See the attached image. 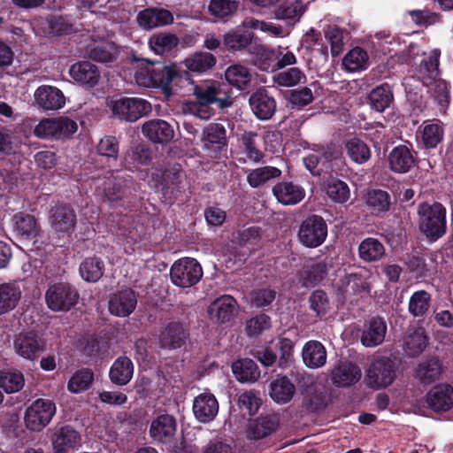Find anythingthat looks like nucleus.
<instances>
[{"instance_id":"obj_60","label":"nucleus","mask_w":453,"mask_h":453,"mask_svg":"<svg viewBox=\"0 0 453 453\" xmlns=\"http://www.w3.org/2000/svg\"><path fill=\"white\" fill-rule=\"evenodd\" d=\"M367 61V52L360 47H356L345 55L342 64L349 71L356 72L365 68Z\"/></svg>"},{"instance_id":"obj_22","label":"nucleus","mask_w":453,"mask_h":453,"mask_svg":"<svg viewBox=\"0 0 453 453\" xmlns=\"http://www.w3.org/2000/svg\"><path fill=\"white\" fill-rule=\"evenodd\" d=\"M81 434L72 426H58L54 428L51 442L54 453H68L81 442Z\"/></svg>"},{"instance_id":"obj_26","label":"nucleus","mask_w":453,"mask_h":453,"mask_svg":"<svg viewBox=\"0 0 453 453\" xmlns=\"http://www.w3.org/2000/svg\"><path fill=\"white\" fill-rule=\"evenodd\" d=\"M428 407L434 412H444L453 407V388L449 384H438L426 394Z\"/></svg>"},{"instance_id":"obj_30","label":"nucleus","mask_w":453,"mask_h":453,"mask_svg":"<svg viewBox=\"0 0 453 453\" xmlns=\"http://www.w3.org/2000/svg\"><path fill=\"white\" fill-rule=\"evenodd\" d=\"M69 73L77 83L88 88H94L100 79L97 66L89 61H80L73 64Z\"/></svg>"},{"instance_id":"obj_37","label":"nucleus","mask_w":453,"mask_h":453,"mask_svg":"<svg viewBox=\"0 0 453 453\" xmlns=\"http://www.w3.org/2000/svg\"><path fill=\"white\" fill-rule=\"evenodd\" d=\"M429 337L422 326L410 330L403 339V349L411 357L419 356L427 347Z\"/></svg>"},{"instance_id":"obj_62","label":"nucleus","mask_w":453,"mask_h":453,"mask_svg":"<svg viewBox=\"0 0 453 453\" xmlns=\"http://www.w3.org/2000/svg\"><path fill=\"white\" fill-rule=\"evenodd\" d=\"M119 144L115 136L106 135L103 137L97 146L96 152L99 156L104 157L110 161H116L119 156Z\"/></svg>"},{"instance_id":"obj_45","label":"nucleus","mask_w":453,"mask_h":453,"mask_svg":"<svg viewBox=\"0 0 453 453\" xmlns=\"http://www.w3.org/2000/svg\"><path fill=\"white\" fill-rule=\"evenodd\" d=\"M369 104L372 109L383 112L393 103L394 96L388 83H382L369 93Z\"/></svg>"},{"instance_id":"obj_64","label":"nucleus","mask_w":453,"mask_h":453,"mask_svg":"<svg viewBox=\"0 0 453 453\" xmlns=\"http://www.w3.org/2000/svg\"><path fill=\"white\" fill-rule=\"evenodd\" d=\"M286 97L292 107L297 109L309 105L314 100L313 93L308 87L289 90Z\"/></svg>"},{"instance_id":"obj_23","label":"nucleus","mask_w":453,"mask_h":453,"mask_svg":"<svg viewBox=\"0 0 453 453\" xmlns=\"http://www.w3.org/2000/svg\"><path fill=\"white\" fill-rule=\"evenodd\" d=\"M38 108L45 111H57L64 107L65 97L57 87L50 85L39 86L34 95Z\"/></svg>"},{"instance_id":"obj_51","label":"nucleus","mask_w":453,"mask_h":453,"mask_svg":"<svg viewBox=\"0 0 453 453\" xmlns=\"http://www.w3.org/2000/svg\"><path fill=\"white\" fill-rule=\"evenodd\" d=\"M431 300L432 296L427 291H415L409 299V312L415 318L425 317L429 311Z\"/></svg>"},{"instance_id":"obj_35","label":"nucleus","mask_w":453,"mask_h":453,"mask_svg":"<svg viewBox=\"0 0 453 453\" xmlns=\"http://www.w3.org/2000/svg\"><path fill=\"white\" fill-rule=\"evenodd\" d=\"M180 43L179 37L170 32L153 34L149 39L150 49L157 55L171 56Z\"/></svg>"},{"instance_id":"obj_33","label":"nucleus","mask_w":453,"mask_h":453,"mask_svg":"<svg viewBox=\"0 0 453 453\" xmlns=\"http://www.w3.org/2000/svg\"><path fill=\"white\" fill-rule=\"evenodd\" d=\"M269 395L278 404L289 403L295 393L296 387L287 375H277L269 384Z\"/></svg>"},{"instance_id":"obj_50","label":"nucleus","mask_w":453,"mask_h":453,"mask_svg":"<svg viewBox=\"0 0 453 453\" xmlns=\"http://www.w3.org/2000/svg\"><path fill=\"white\" fill-rule=\"evenodd\" d=\"M326 196L334 203H344L350 196V190L348 184L333 176H330L325 185Z\"/></svg>"},{"instance_id":"obj_13","label":"nucleus","mask_w":453,"mask_h":453,"mask_svg":"<svg viewBox=\"0 0 453 453\" xmlns=\"http://www.w3.org/2000/svg\"><path fill=\"white\" fill-rule=\"evenodd\" d=\"M49 220L59 236H70L75 230L77 217L70 203H58L50 211Z\"/></svg>"},{"instance_id":"obj_14","label":"nucleus","mask_w":453,"mask_h":453,"mask_svg":"<svg viewBox=\"0 0 453 453\" xmlns=\"http://www.w3.org/2000/svg\"><path fill=\"white\" fill-rule=\"evenodd\" d=\"M367 376L371 388L379 389L391 385L396 377V365L390 357H381L370 365Z\"/></svg>"},{"instance_id":"obj_11","label":"nucleus","mask_w":453,"mask_h":453,"mask_svg":"<svg viewBox=\"0 0 453 453\" xmlns=\"http://www.w3.org/2000/svg\"><path fill=\"white\" fill-rule=\"evenodd\" d=\"M188 338V326L180 321L172 320L160 328L157 344L162 349L174 350L184 347Z\"/></svg>"},{"instance_id":"obj_46","label":"nucleus","mask_w":453,"mask_h":453,"mask_svg":"<svg viewBox=\"0 0 453 453\" xmlns=\"http://www.w3.org/2000/svg\"><path fill=\"white\" fill-rule=\"evenodd\" d=\"M344 150L351 161L358 165L366 163L371 157V150L362 139L354 136L345 141Z\"/></svg>"},{"instance_id":"obj_56","label":"nucleus","mask_w":453,"mask_h":453,"mask_svg":"<svg viewBox=\"0 0 453 453\" xmlns=\"http://www.w3.org/2000/svg\"><path fill=\"white\" fill-rule=\"evenodd\" d=\"M15 230L26 238L33 239L37 235L38 226L34 216L25 213H18L14 216Z\"/></svg>"},{"instance_id":"obj_61","label":"nucleus","mask_w":453,"mask_h":453,"mask_svg":"<svg viewBox=\"0 0 453 453\" xmlns=\"http://www.w3.org/2000/svg\"><path fill=\"white\" fill-rule=\"evenodd\" d=\"M274 81L283 87H293L306 79L305 74L298 67H290L281 72H279L274 77Z\"/></svg>"},{"instance_id":"obj_42","label":"nucleus","mask_w":453,"mask_h":453,"mask_svg":"<svg viewBox=\"0 0 453 453\" xmlns=\"http://www.w3.org/2000/svg\"><path fill=\"white\" fill-rule=\"evenodd\" d=\"M420 139L426 149H434L443 140L444 128L441 121H424L419 127Z\"/></svg>"},{"instance_id":"obj_25","label":"nucleus","mask_w":453,"mask_h":453,"mask_svg":"<svg viewBox=\"0 0 453 453\" xmlns=\"http://www.w3.org/2000/svg\"><path fill=\"white\" fill-rule=\"evenodd\" d=\"M143 135L151 142L166 144L174 137L173 127L165 120L155 119L146 121L142 127Z\"/></svg>"},{"instance_id":"obj_19","label":"nucleus","mask_w":453,"mask_h":453,"mask_svg":"<svg viewBox=\"0 0 453 453\" xmlns=\"http://www.w3.org/2000/svg\"><path fill=\"white\" fill-rule=\"evenodd\" d=\"M388 167L395 173H407L417 164V152L404 144L393 148L388 157Z\"/></svg>"},{"instance_id":"obj_2","label":"nucleus","mask_w":453,"mask_h":453,"mask_svg":"<svg viewBox=\"0 0 453 453\" xmlns=\"http://www.w3.org/2000/svg\"><path fill=\"white\" fill-rule=\"evenodd\" d=\"M135 182L132 175L112 171L103 184L104 199L112 208L130 209L135 202Z\"/></svg>"},{"instance_id":"obj_10","label":"nucleus","mask_w":453,"mask_h":453,"mask_svg":"<svg viewBox=\"0 0 453 453\" xmlns=\"http://www.w3.org/2000/svg\"><path fill=\"white\" fill-rule=\"evenodd\" d=\"M77 129L76 122L67 117L43 119L35 127L34 134L40 139L58 140L69 137Z\"/></svg>"},{"instance_id":"obj_20","label":"nucleus","mask_w":453,"mask_h":453,"mask_svg":"<svg viewBox=\"0 0 453 453\" xmlns=\"http://www.w3.org/2000/svg\"><path fill=\"white\" fill-rule=\"evenodd\" d=\"M137 305V294L131 288L122 289L110 296L108 309L111 315L128 317Z\"/></svg>"},{"instance_id":"obj_12","label":"nucleus","mask_w":453,"mask_h":453,"mask_svg":"<svg viewBox=\"0 0 453 453\" xmlns=\"http://www.w3.org/2000/svg\"><path fill=\"white\" fill-rule=\"evenodd\" d=\"M111 111L119 119L134 122L151 111V104L139 97H121L113 102Z\"/></svg>"},{"instance_id":"obj_52","label":"nucleus","mask_w":453,"mask_h":453,"mask_svg":"<svg viewBox=\"0 0 453 453\" xmlns=\"http://www.w3.org/2000/svg\"><path fill=\"white\" fill-rule=\"evenodd\" d=\"M25 385L24 374L18 370H0V388L7 394L20 391Z\"/></svg>"},{"instance_id":"obj_17","label":"nucleus","mask_w":453,"mask_h":453,"mask_svg":"<svg viewBox=\"0 0 453 453\" xmlns=\"http://www.w3.org/2000/svg\"><path fill=\"white\" fill-rule=\"evenodd\" d=\"M123 53L121 47L110 41L96 42L88 49L90 59L110 67L123 61Z\"/></svg>"},{"instance_id":"obj_43","label":"nucleus","mask_w":453,"mask_h":453,"mask_svg":"<svg viewBox=\"0 0 453 453\" xmlns=\"http://www.w3.org/2000/svg\"><path fill=\"white\" fill-rule=\"evenodd\" d=\"M104 271V260L96 256L86 257L79 266L80 275L87 282H97L103 277Z\"/></svg>"},{"instance_id":"obj_47","label":"nucleus","mask_w":453,"mask_h":453,"mask_svg":"<svg viewBox=\"0 0 453 453\" xmlns=\"http://www.w3.org/2000/svg\"><path fill=\"white\" fill-rule=\"evenodd\" d=\"M232 371L237 380L242 383L255 382L260 377V370L254 360L244 358L234 362Z\"/></svg>"},{"instance_id":"obj_49","label":"nucleus","mask_w":453,"mask_h":453,"mask_svg":"<svg viewBox=\"0 0 453 453\" xmlns=\"http://www.w3.org/2000/svg\"><path fill=\"white\" fill-rule=\"evenodd\" d=\"M281 170L272 165H265L250 170L247 174V182L251 188H257L271 180L278 179L281 176Z\"/></svg>"},{"instance_id":"obj_40","label":"nucleus","mask_w":453,"mask_h":453,"mask_svg":"<svg viewBox=\"0 0 453 453\" xmlns=\"http://www.w3.org/2000/svg\"><path fill=\"white\" fill-rule=\"evenodd\" d=\"M134 365L132 360L126 357H118L110 368L109 376L111 381L118 386L127 385L132 379Z\"/></svg>"},{"instance_id":"obj_7","label":"nucleus","mask_w":453,"mask_h":453,"mask_svg":"<svg viewBox=\"0 0 453 453\" xmlns=\"http://www.w3.org/2000/svg\"><path fill=\"white\" fill-rule=\"evenodd\" d=\"M327 237V224L322 216L311 214L301 223L298 230L300 242L307 248H317Z\"/></svg>"},{"instance_id":"obj_57","label":"nucleus","mask_w":453,"mask_h":453,"mask_svg":"<svg viewBox=\"0 0 453 453\" xmlns=\"http://www.w3.org/2000/svg\"><path fill=\"white\" fill-rule=\"evenodd\" d=\"M238 8L237 0H211L208 5L210 14L219 19L233 16Z\"/></svg>"},{"instance_id":"obj_16","label":"nucleus","mask_w":453,"mask_h":453,"mask_svg":"<svg viewBox=\"0 0 453 453\" xmlns=\"http://www.w3.org/2000/svg\"><path fill=\"white\" fill-rule=\"evenodd\" d=\"M203 149L211 157H217L222 151L226 150V130L222 124L211 123L203 132Z\"/></svg>"},{"instance_id":"obj_58","label":"nucleus","mask_w":453,"mask_h":453,"mask_svg":"<svg viewBox=\"0 0 453 453\" xmlns=\"http://www.w3.org/2000/svg\"><path fill=\"white\" fill-rule=\"evenodd\" d=\"M303 5L301 0H286L276 10L279 19L297 21L303 13Z\"/></svg>"},{"instance_id":"obj_48","label":"nucleus","mask_w":453,"mask_h":453,"mask_svg":"<svg viewBox=\"0 0 453 453\" xmlns=\"http://www.w3.org/2000/svg\"><path fill=\"white\" fill-rule=\"evenodd\" d=\"M110 338L101 334L90 335L83 346V353L90 358H104L108 355Z\"/></svg>"},{"instance_id":"obj_39","label":"nucleus","mask_w":453,"mask_h":453,"mask_svg":"<svg viewBox=\"0 0 453 453\" xmlns=\"http://www.w3.org/2000/svg\"><path fill=\"white\" fill-rule=\"evenodd\" d=\"M21 294L17 281L0 284V315L14 310L20 301Z\"/></svg>"},{"instance_id":"obj_32","label":"nucleus","mask_w":453,"mask_h":453,"mask_svg":"<svg viewBox=\"0 0 453 453\" xmlns=\"http://www.w3.org/2000/svg\"><path fill=\"white\" fill-rule=\"evenodd\" d=\"M361 378L359 367L350 362L340 361L332 370L333 384L338 388H346L357 383Z\"/></svg>"},{"instance_id":"obj_55","label":"nucleus","mask_w":453,"mask_h":453,"mask_svg":"<svg viewBox=\"0 0 453 453\" xmlns=\"http://www.w3.org/2000/svg\"><path fill=\"white\" fill-rule=\"evenodd\" d=\"M253 34L246 30H235L225 34L223 43L228 50L237 51L250 44Z\"/></svg>"},{"instance_id":"obj_5","label":"nucleus","mask_w":453,"mask_h":453,"mask_svg":"<svg viewBox=\"0 0 453 453\" xmlns=\"http://www.w3.org/2000/svg\"><path fill=\"white\" fill-rule=\"evenodd\" d=\"M46 340L42 335L35 330L20 332L15 335L13 340L14 352L23 359L35 362L45 351Z\"/></svg>"},{"instance_id":"obj_36","label":"nucleus","mask_w":453,"mask_h":453,"mask_svg":"<svg viewBox=\"0 0 453 453\" xmlns=\"http://www.w3.org/2000/svg\"><path fill=\"white\" fill-rule=\"evenodd\" d=\"M365 203L372 215L382 216L391 210L394 202L388 191L372 188L367 192Z\"/></svg>"},{"instance_id":"obj_21","label":"nucleus","mask_w":453,"mask_h":453,"mask_svg":"<svg viewBox=\"0 0 453 453\" xmlns=\"http://www.w3.org/2000/svg\"><path fill=\"white\" fill-rule=\"evenodd\" d=\"M249 104L253 114L260 120L270 119L276 111L275 99L264 88H260L251 94Z\"/></svg>"},{"instance_id":"obj_53","label":"nucleus","mask_w":453,"mask_h":453,"mask_svg":"<svg viewBox=\"0 0 453 453\" xmlns=\"http://www.w3.org/2000/svg\"><path fill=\"white\" fill-rule=\"evenodd\" d=\"M94 381V372L90 368H81L70 378L67 389L71 393L79 394L88 390Z\"/></svg>"},{"instance_id":"obj_54","label":"nucleus","mask_w":453,"mask_h":453,"mask_svg":"<svg viewBox=\"0 0 453 453\" xmlns=\"http://www.w3.org/2000/svg\"><path fill=\"white\" fill-rule=\"evenodd\" d=\"M440 51L433 50L428 58L423 59L418 69V78L423 84L427 85L439 75Z\"/></svg>"},{"instance_id":"obj_15","label":"nucleus","mask_w":453,"mask_h":453,"mask_svg":"<svg viewBox=\"0 0 453 453\" xmlns=\"http://www.w3.org/2000/svg\"><path fill=\"white\" fill-rule=\"evenodd\" d=\"M330 265L326 260L306 262L296 273L298 283L306 288L323 285L328 276Z\"/></svg>"},{"instance_id":"obj_31","label":"nucleus","mask_w":453,"mask_h":453,"mask_svg":"<svg viewBox=\"0 0 453 453\" xmlns=\"http://www.w3.org/2000/svg\"><path fill=\"white\" fill-rule=\"evenodd\" d=\"M184 177L185 172L180 164H167L161 171L160 185L163 195L172 196L175 191H180Z\"/></svg>"},{"instance_id":"obj_1","label":"nucleus","mask_w":453,"mask_h":453,"mask_svg":"<svg viewBox=\"0 0 453 453\" xmlns=\"http://www.w3.org/2000/svg\"><path fill=\"white\" fill-rule=\"evenodd\" d=\"M217 63L216 57L210 52H196L186 58L182 69L176 64L154 66L149 73L150 85L161 88L165 95L173 93L172 84L182 86L183 82L193 84L190 73H203L211 69Z\"/></svg>"},{"instance_id":"obj_3","label":"nucleus","mask_w":453,"mask_h":453,"mask_svg":"<svg viewBox=\"0 0 453 453\" xmlns=\"http://www.w3.org/2000/svg\"><path fill=\"white\" fill-rule=\"evenodd\" d=\"M417 213L418 228L430 242H436L445 234L447 211L443 204L439 202H423L418 204Z\"/></svg>"},{"instance_id":"obj_59","label":"nucleus","mask_w":453,"mask_h":453,"mask_svg":"<svg viewBox=\"0 0 453 453\" xmlns=\"http://www.w3.org/2000/svg\"><path fill=\"white\" fill-rule=\"evenodd\" d=\"M134 167L150 165L152 161V151L145 144H137L130 149L126 158Z\"/></svg>"},{"instance_id":"obj_44","label":"nucleus","mask_w":453,"mask_h":453,"mask_svg":"<svg viewBox=\"0 0 453 453\" xmlns=\"http://www.w3.org/2000/svg\"><path fill=\"white\" fill-rule=\"evenodd\" d=\"M303 360L309 368L323 366L326 361V351L324 345L318 341H310L303 348Z\"/></svg>"},{"instance_id":"obj_27","label":"nucleus","mask_w":453,"mask_h":453,"mask_svg":"<svg viewBox=\"0 0 453 453\" xmlns=\"http://www.w3.org/2000/svg\"><path fill=\"white\" fill-rule=\"evenodd\" d=\"M272 191L277 201L283 205L297 204L305 196V190L302 186L288 180L278 182Z\"/></svg>"},{"instance_id":"obj_28","label":"nucleus","mask_w":453,"mask_h":453,"mask_svg":"<svg viewBox=\"0 0 453 453\" xmlns=\"http://www.w3.org/2000/svg\"><path fill=\"white\" fill-rule=\"evenodd\" d=\"M387 324L381 317H372L364 325L361 334V343L366 348L380 345L385 339Z\"/></svg>"},{"instance_id":"obj_38","label":"nucleus","mask_w":453,"mask_h":453,"mask_svg":"<svg viewBox=\"0 0 453 453\" xmlns=\"http://www.w3.org/2000/svg\"><path fill=\"white\" fill-rule=\"evenodd\" d=\"M357 253L362 261L373 263L381 260L386 256V249L379 239L366 237L359 243Z\"/></svg>"},{"instance_id":"obj_18","label":"nucleus","mask_w":453,"mask_h":453,"mask_svg":"<svg viewBox=\"0 0 453 453\" xmlns=\"http://www.w3.org/2000/svg\"><path fill=\"white\" fill-rule=\"evenodd\" d=\"M446 367L439 356L428 355L416 366L414 377L423 386H428L439 380Z\"/></svg>"},{"instance_id":"obj_41","label":"nucleus","mask_w":453,"mask_h":453,"mask_svg":"<svg viewBox=\"0 0 453 453\" xmlns=\"http://www.w3.org/2000/svg\"><path fill=\"white\" fill-rule=\"evenodd\" d=\"M226 81L239 90H247L250 88L253 75L250 70L242 65H229L225 72Z\"/></svg>"},{"instance_id":"obj_6","label":"nucleus","mask_w":453,"mask_h":453,"mask_svg":"<svg viewBox=\"0 0 453 453\" xmlns=\"http://www.w3.org/2000/svg\"><path fill=\"white\" fill-rule=\"evenodd\" d=\"M177 434V419L168 413L158 414L154 418L149 427L151 443L157 446L171 447L175 444Z\"/></svg>"},{"instance_id":"obj_63","label":"nucleus","mask_w":453,"mask_h":453,"mask_svg":"<svg viewBox=\"0 0 453 453\" xmlns=\"http://www.w3.org/2000/svg\"><path fill=\"white\" fill-rule=\"evenodd\" d=\"M258 134L256 132L245 131L241 138V143L244 147L248 158L258 163L264 157V153L257 147L256 139Z\"/></svg>"},{"instance_id":"obj_4","label":"nucleus","mask_w":453,"mask_h":453,"mask_svg":"<svg viewBox=\"0 0 453 453\" xmlns=\"http://www.w3.org/2000/svg\"><path fill=\"white\" fill-rule=\"evenodd\" d=\"M200 263L193 257H181L173 262L170 268L171 282L181 288L196 285L203 278Z\"/></svg>"},{"instance_id":"obj_9","label":"nucleus","mask_w":453,"mask_h":453,"mask_svg":"<svg viewBox=\"0 0 453 453\" xmlns=\"http://www.w3.org/2000/svg\"><path fill=\"white\" fill-rule=\"evenodd\" d=\"M78 291L68 283L50 285L45 294L48 308L53 311H70L78 302Z\"/></svg>"},{"instance_id":"obj_8","label":"nucleus","mask_w":453,"mask_h":453,"mask_svg":"<svg viewBox=\"0 0 453 453\" xmlns=\"http://www.w3.org/2000/svg\"><path fill=\"white\" fill-rule=\"evenodd\" d=\"M56 404L50 399L38 398L28 406L24 421L27 429L39 432L42 430L56 414Z\"/></svg>"},{"instance_id":"obj_29","label":"nucleus","mask_w":453,"mask_h":453,"mask_svg":"<svg viewBox=\"0 0 453 453\" xmlns=\"http://www.w3.org/2000/svg\"><path fill=\"white\" fill-rule=\"evenodd\" d=\"M237 307L238 303L233 296L223 295L210 304L208 313L212 319L225 324L234 319L236 314Z\"/></svg>"},{"instance_id":"obj_24","label":"nucleus","mask_w":453,"mask_h":453,"mask_svg":"<svg viewBox=\"0 0 453 453\" xmlns=\"http://www.w3.org/2000/svg\"><path fill=\"white\" fill-rule=\"evenodd\" d=\"M192 411L195 418L201 423L212 421L219 412V403L215 395L203 392L195 397Z\"/></svg>"},{"instance_id":"obj_34","label":"nucleus","mask_w":453,"mask_h":453,"mask_svg":"<svg viewBox=\"0 0 453 453\" xmlns=\"http://www.w3.org/2000/svg\"><path fill=\"white\" fill-rule=\"evenodd\" d=\"M280 426V418L275 414L261 415L249 426V438L261 440L270 436Z\"/></svg>"}]
</instances>
